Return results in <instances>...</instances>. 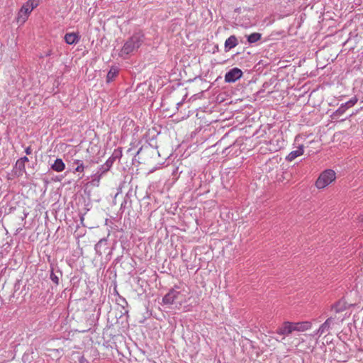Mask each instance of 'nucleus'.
<instances>
[{
    "mask_svg": "<svg viewBox=\"0 0 363 363\" xmlns=\"http://www.w3.org/2000/svg\"><path fill=\"white\" fill-rule=\"evenodd\" d=\"M189 299V291L188 289L182 286H174L163 297L162 302L166 305H174L176 308L179 309Z\"/></svg>",
    "mask_w": 363,
    "mask_h": 363,
    "instance_id": "nucleus-1",
    "label": "nucleus"
},
{
    "mask_svg": "<svg viewBox=\"0 0 363 363\" xmlns=\"http://www.w3.org/2000/svg\"><path fill=\"white\" fill-rule=\"evenodd\" d=\"M144 42V34L142 32H136L130 37L124 43L119 52V56L126 59L131 54L138 50Z\"/></svg>",
    "mask_w": 363,
    "mask_h": 363,
    "instance_id": "nucleus-2",
    "label": "nucleus"
},
{
    "mask_svg": "<svg viewBox=\"0 0 363 363\" xmlns=\"http://www.w3.org/2000/svg\"><path fill=\"white\" fill-rule=\"evenodd\" d=\"M40 4V0H28L23 4L18 11L16 17V22L23 25L28 20L30 14L34 9H35Z\"/></svg>",
    "mask_w": 363,
    "mask_h": 363,
    "instance_id": "nucleus-3",
    "label": "nucleus"
},
{
    "mask_svg": "<svg viewBox=\"0 0 363 363\" xmlns=\"http://www.w3.org/2000/svg\"><path fill=\"white\" fill-rule=\"evenodd\" d=\"M336 174L334 170L328 169L323 171L315 182L318 189H323L335 181Z\"/></svg>",
    "mask_w": 363,
    "mask_h": 363,
    "instance_id": "nucleus-4",
    "label": "nucleus"
},
{
    "mask_svg": "<svg viewBox=\"0 0 363 363\" xmlns=\"http://www.w3.org/2000/svg\"><path fill=\"white\" fill-rule=\"evenodd\" d=\"M335 318L330 317L328 318L320 327L319 328L313 333V337H320L325 333L329 332L331 329L332 325L334 323Z\"/></svg>",
    "mask_w": 363,
    "mask_h": 363,
    "instance_id": "nucleus-5",
    "label": "nucleus"
},
{
    "mask_svg": "<svg viewBox=\"0 0 363 363\" xmlns=\"http://www.w3.org/2000/svg\"><path fill=\"white\" fill-rule=\"evenodd\" d=\"M242 75L241 69L234 67L226 72L225 75V81L228 83H233L239 79Z\"/></svg>",
    "mask_w": 363,
    "mask_h": 363,
    "instance_id": "nucleus-6",
    "label": "nucleus"
},
{
    "mask_svg": "<svg viewBox=\"0 0 363 363\" xmlns=\"http://www.w3.org/2000/svg\"><path fill=\"white\" fill-rule=\"evenodd\" d=\"M294 331L293 326V322L285 321L280 327L277 330V334L288 336Z\"/></svg>",
    "mask_w": 363,
    "mask_h": 363,
    "instance_id": "nucleus-7",
    "label": "nucleus"
},
{
    "mask_svg": "<svg viewBox=\"0 0 363 363\" xmlns=\"http://www.w3.org/2000/svg\"><path fill=\"white\" fill-rule=\"evenodd\" d=\"M293 326L294 331L304 332L309 330L311 328L312 324L310 321L296 322L293 323Z\"/></svg>",
    "mask_w": 363,
    "mask_h": 363,
    "instance_id": "nucleus-8",
    "label": "nucleus"
},
{
    "mask_svg": "<svg viewBox=\"0 0 363 363\" xmlns=\"http://www.w3.org/2000/svg\"><path fill=\"white\" fill-rule=\"evenodd\" d=\"M304 152V146L303 145H300L298 146L296 150L291 151L286 157V160L289 162H291L295 160L296 157L302 155Z\"/></svg>",
    "mask_w": 363,
    "mask_h": 363,
    "instance_id": "nucleus-9",
    "label": "nucleus"
},
{
    "mask_svg": "<svg viewBox=\"0 0 363 363\" xmlns=\"http://www.w3.org/2000/svg\"><path fill=\"white\" fill-rule=\"evenodd\" d=\"M64 39L67 44L74 45L79 41L80 36L77 33H67L65 34Z\"/></svg>",
    "mask_w": 363,
    "mask_h": 363,
    "instance_id": "nucleus-10",
    "label": "nucleus"
},
{
    "mask_svg": "<svg viewBox=\"0 0 363 363\" xmlns=\"http://www.w3.org/2000/svg\"><path fill=\"white\" fill-rule=\"evenodd\" d=\"M13 171L15 174L20 177L26 173V164H24L21 160L18 159L13 167Z\"/></svg>",
    "mask_w": 363,
    "mask_h": 363,
    "instance_id": "nucleus-11",
    "label": "nucleus"
},
{
    "mask_svg": "<svg viewBox=\"0 0 363 363\" xmlns=\"http://www.w3.org/2000/svg\"><path fill=\"white\" fill-rule=\"evenodd\" d=\"M238 44V40L235 35H230L225 41V51H229L230 50L236 47Z\"/></svg>",
    "mask_w": 363,
    "mask_h": 363,
    "instance_id": "nucleus-12",
    "label": "nucleus"
},
{
    "mask_svg": "<svg viewBox=\"0 0 363 363\" xmlns=\"http://www.w3.org/2000/svg\"><path fill=\"white\" fill-rule=\"evenodd\" d=\"M65 168V164L62 159L57 158L51 165V169L57 172H62Z\"/></svg>",
    "mask_w": 363,
    "mask_h": 363,
    "instance_id": "nucleus-13",
    "label": "nucleus"
},
{
    "mask_svg": "<svg viewBox=\"0 0 363 363\" xmlns=\"http://www.w3.org/2000/svg\"><path fill=\"white\" fill-rule=\"evenodd\" d=\"M107 245V240L106 238L101 239L94 247L96 253L99 255H102L103 248Z\"/></svg>",
    "mask_w": 363,
    "mask_h": 363,
    "instance_id": "nucleus-14",
    "label": "nucleus"
},
{
    "mask_svg": "<svg viewBox=\"0 0 363 363\" xmlns=\"http://www.w3.org/2000/svg\"><path fill=\"white\" fill-rule=\"evenodd\" d=\"M119 69L116 67H111L106 76V82L110 83L118 74Z\"/></svg>",
    "mask_w": 363,
    "mask_h": 363,
    "instance_id": "nucleus-15",
    "label": "nucleus"
},
{
    "mask_svg": "<svg viewBox=\"0 0 363 363\" xmlns=\"http://www.w3.org/2000/svg\"><path fill=\"white\" fill-rule=\"evenodd\" d=\"M247 40L250 44H253L258 42L261 38L262 34L259 33H252L248 35H246Z\"/></svg>",
    "mask_w": 363,
    "mask_h": 363,
    "instance_id": "nucleus-16",
    "label": "nucleus"
},
{
    "mask_svg": "<svg viewBox=\"0 0 363 363\" xmlns=\"http://www.w3.org/2000/svg\"><path fill=\"white\" fill-rule=\"evenodd\" d=\"M345 309V303L342 301H339L331 306V310L334 311L335 313H340Z\"/></svg>",
    "mask_w": 363,
    "mask_h": 363,
    "instance_id": "nucleus-17",
    "label": "nucleus"
},
{
    "mask_svg": "<svg viewBox=\"0 0 363 363\" xmlns=\"http://www.w3.org/2000/svg\"><path fill=\"white\" fill-rule=\"evenodd\" d=\"M347 108L342 104L340 106L332 113L331 118L333 119H338L341 116H342Z\"/></svg>",
    "mask_w": 363,
    "mask_h": 363,
    "instance_id": "nucleus-18",
    "label": "nucleus"
},
{
    "mask_svg": "<svg viewBox=\"0 0 363 363\" xmlns=\"http://www.w3.org/2000/svg\"><path fill=\"white\" fill-rule=\"evenodd\" d=\"M101 177L102 176L101 173H94L91 176V180L90 182L91 184L94 186H99Z\"/></svg>",
    "mask_w": 363,
    "mask_h": 363,
    "instance_id": "nucleus-19",
    "label": "nucleus"
},
{
    "mask_svg": "<svg viewBox=\"0 0 363 363\" xmlns=\"http://www.w3.org/2000/svg\"><path fill=\"white\" fill-rule=\"evenodd\" d=\"M73 163L77 164V167L74 169V172H83L84 170V165L83 161L80 160H74Z\"/></svg>",
    "mask_w": 363,
    "mask_h": 363,
    "instance_id": "nucleus-20",
    "label": "nucleus"
},
{
    "mask_svg": "<svg viewBox=\"0 0 363 363\" xmlns=\"http://www.w3.org/2000/svg\"><path fill=\"white\" fill-rule=\"evenodd\" d=\"M357 97H353L351 99H350L348 101L342 104L347 108H351L353 106H354L356 104V103L357 102Z\"/></svg>",
    "mask_w": 363,
    "mask_h": 363,
    "instance_id": "nucleus-21",
    "label": "nucleus"
},
{
    "mask_svg": "<svg viewBox=\"0 0 363 363\" xmlns=\"http://www.w3.org/2000/svg\"><path fill=\"white\" fill-rule=\"evenodd\" d=\"M115 160H116V157H114V156L110 157L106 160V162L104 163V164L106 165V168L110 169L112 167L113 164L114 163Z\"/></svg>",
    "mask_w": 363,
    "mask_h": 363,
    "instance_id": "nucleus-22",
    "label": "nucleus"
},
{
    "mask_svg": "<svg viewBox=\"0 0 363 363\" xmlns=\"http://www.w3.org/2000/svg\"><path fill=\"white\" fill-rule=\"evenodd\" d=\"M110 169L108 168H106V165L104 164L102 165H101L98 170H97V173H101V176H103L106 172H107Z\"/></svg>",
    "mask_w": 363,
    "mask_h": 363,
    "instance_id": "nucleus-23",
    "label": "nucleus"
},
{
    "mask_svg": "<svg viewBox=\"0 0 363 363\" xmlns=\"http://www.w3.org/2000/svg\"><path fill=\"white\" fill-rule=\"evenodd\" d=\"M50 279L57 285L59 284V278L53 272V271H51L50 273Z\"/></svg>",
    "mask_w": 363,
    "mask_h": 363,
    "instance_id": "nucleus-24",
    "label": "nucleus"
},
{
    "mask_svg": "<svg viewBox=\"0 0 363 363\" xmlns=\"http://www.w3.org/2000/svg\"><path fill=\"white\" fill-rule=\"evenodd\" d=\"M25 152L26 155H29L32 153V148L30 146H28L25 148Z\"/></svg>",
    "mask_w": 363,
    "mask_h": 363,
    "instance_id": "nucleus-25",
    "label": "nucleus"
},
{
    "mask_svg": "<svg viewBox=\"0 0 363 363\" xmlns=\"http://www.w3.org/2000/svg\"><path fill=\"white\" fill-rule=\"evenodd\" d=\"M79 363H88V361L85 359L84 356H82L79 359Z\"/></svg>",
    "mask_w": 363,
    "mask_h": 363,
    "instance_id": "nucleus-26",
    "label": "nucleus"
},
{
    "mask_svg": "<svg viewBox=\"0 0 363 363\" xmlns=\"http://www.w3.org/2000/svg\"><path fill=\"white\" fill-rule=\"evenodd\" d=\"M19 160H21L24 164L29 161V159L26 156L22 157L19 158Z\"/></svg>",
    "mask_w": 363,
    "mask_h": 363,
    "instance_id": "nucleus-27",
    "label": "nucleus"
},
{
    "mask_svg": "<svg viewBox=\"0 0 363 363\" xmlns=\"http://www.w3.org/2000/svg\"><path fill=\"white\" fill-rule=\"evenodd\" d=\"M51 55H52V50H50L48 52H46L44 55H42L40 57H48V56H50Z\"/></svg>",
    "mask_w": 363,
    "mask_h": 363,
    "instance_id": "nucleus-28",
    "label": "nucleus"
}]
</instances>
